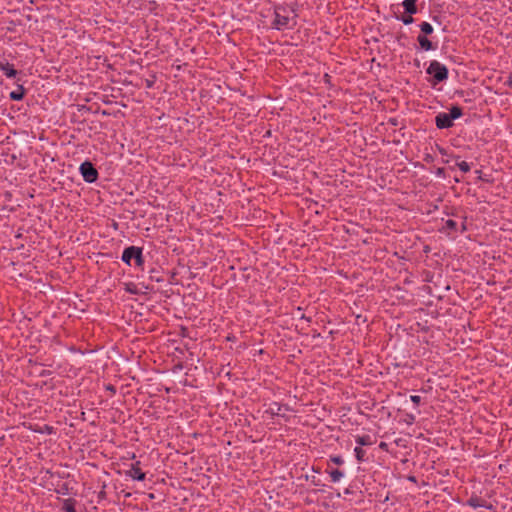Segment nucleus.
<instances>
[{
	"label": "nucleus",
	"mask_w": 512,
	"mask_h": 512,
	"mask_svg": "<svg viewBox=\"0 0 512 512\" xmlns=\"http://www.w3.org/2000/svg\"><path fill=\"white\" fill-rule=\"evenodd\" d=\"M445 228L451 231H455L457 229V222L452 219H448L445 222Z\"/></svg>",
	"instance_id": "nucleus-20"
},
{
	"label": "nucleus",
	"mask_w": 512,
	"mask_h": 512,
	"mask_svg": "<svg viewBox=\"0 0 512 512\" xmlns=\"http://www.w3.org/2000/svg\"><path fill=\"white\" fill-rule=\"evenodd\" d=\"M297 17L296 4H277L274 6L272 28L279 31L294 29L297 25Z\"/></svg>",
	"instance_id": "nucleus-1"
},
{
	"label": "nucleus",
	"mask_w": 512,
	"mask_h": 512,
	"mask_svg": "<svg viewBox=\"0 0 512 512\" xmlns=\"http://www.w3.org/2000/svg\"><path fill=\"white\" fill-rule=\"evenodd\" d=\"M466 505L472 508H485L488 510L494 509V506L492 503L486 501L485 499L472 495L467 501Z\"/></svg>",
	"instance_id": "nucleus-7"
},
{
	"label": "nucleus",
	"mask_w": 512,
	"mask_h": 512,
	"mask_svg": "<svg viewBox=\"0 0 512 512\" xmlns=\"http://www.w3.org/2000/svg\"><path fill=\"white\" fill-rule=\"evenodd\" d=\"M125 290H126L127 292L131 293V294H136V293H137V291H136L135 289H132V288L130 287V284H129V285H127V287H126V289H125Z\"/></svg>",
	"instance_id": "nucleus-28"
},
{
	"label": "nucleus",
	"mask_w": 512,
	"mask_h": 512,
	"mask_svg": "<svg viewBox=\"0 0 512 512\" xmlns=\"http://www.w3.org/2000/svg\"><path fill=\"white\" fill-rule=\"evenodd\" d=\"M106 389H107L108 391H110L112 394H115V393H116V388H115L113 385H111V384L107 385V386H106Z\"/></svg>",
	"instance_id": "nucleus-26"
},
{
	"label": "nucleus",
	"mask_w": 512,
	"mask_h": 512,
	"mask_svg": "<svg viewBox=\"0 0 512 512\" xmlns=\"http://www.w3.org/2000/svg\"><path fill=\"white\" fill-rule=\"evenodd\" d=\"M414 420V416L408 417V420Z\"/></svg>",
	"instance_id": "nucleus-31"
},
{
	"label": "nucleus",
	"mask_w": 512,
	"mask_h": 512,
	"mask_svg": "<svg viewBox=\"0 0 512 512\" xmlns=\"http://www.w3.org/2000/svg\"><path fill=\"white\" fill-rule=\"evenodd\" d=\"M62 511L63 512H77L76 505L77 501L74 498L62 499Z\"/></svg>",
	"instance_id": "nucleus-12"
},
{
	"label": "nucleus",
	"mask_w": 512,
	"mask_h": 512,
	"mask_svg": "<svg viewBox=\"0 0 512 512\" xmlns=\"http://www.w3.org/2000/svg\"><path fill=\"white\" fill-rule=\"evenodd\" d=\"M401 5L407 14L414 15L418 12L417 0H404Z\"/></svg>",
	"instance_id": "nucleus-11"
},
{
	"label": "nucleus",
	"mask_w": 512,
	"mask_h": 512,
	"mask_svg": "<svg viewBox=\"0 0 512 512\" xmlns=\"http://www.w3.org/2000/svg\"><path fill=\"white\" fill-rule=\"evenodd\" d=\"M456 166L463 172L467 173L470 171L471 167L470 164L466 161H460L456 163Z\"/></svg>",
	"instance_id": "nucleus-19"
},
{
	"label": "nucleus",
	"mask_w": 512,
	"mask_h": 512,
	"mask_svg": "<svg viewBox=\"0 0 512 512\" xmlns=\"http://www.w3.org/2000/svg\"><path fill=\"white\" fill-rule=\"evenodd\" d=\"M379 448L383 451H388V444L386 442H380Z\"/></svg>",
	"instance_id": "nucleus-25"
},
{
	"label": "nucleus",
	"mask_w": 512,
	"mask_h": 512,
	"mask_svg": "<svg viewBox=\"0 0 512 512\" xmlns=\"http://www.w3.org/2000/svg\"><path fill=\"white\" fill-rule=\"evenodd\" d=\"M20 82H21V79L18 78L17 81L15 82V85L17 87L16 90L11 91L9 94V98L13 101L23 100V98L26 94V89L24 88L23 84Z\"/></svg>",
	"instance_id": "nucleus-10"
},
{
	"label": "nucleus",
	"mask_w": 512,
	"mask_h": 512,
	"mask_svg": "<svg viewBox=\"0 0 512 512\" xmlns=\"http://www.w3.org/2000/svg\"><path fill=\"white\" fill-rule=\"evenodd\" d=\"M419 27L421 30V34L429 36L434 32V28L429 22L424 21L419 24Z\"/></svg>",
	"instance_id": "nucleus-17"
},
{
	"label": "nucleus",
	"mask_w": 512,
	"mask_h": 512,
	"mask_svg": "<svg viewBox=\"0 0 512 512\" xmlns=\"http://www.w3.org/2000/svg\"><path fill=\"white\" fill-rule=\"evenodd\" d=\"M426 73L432 76V86H436L437 84L446 81L449 75L447 67L437 60H432L429 63Z\"/></svg>",
	"instance_id": "nucleus-4"
},
{
	"label": "nucleus",
	"mask_w": 512,
	"mask_h": 512,
	"mask_svg": "<svg viewBox=\"0 0 512 512\" xmlns=\"http://www.w3.org/2000/svg\"><path fill=\"white\" fill-rule=\"evenodd\" d=\"M121 260L128 266H132V261H134V266L143 270L145 263L143 248L138 246L126 247L123 250Z\"/></svg>",
	"instance_id": "nucleus-2"
},
{
	"label": "nucleus",
	"mask_w": 512,
	"mask_h": 512,
	"mask_svg": "<svg viewBox=\"0 0 512 512\" xmlns=\"http://www.w3.org/2000/svg\"><path fill=\"white\" fill-rule=\"evenodd\" d=\"M79 172L87 183L96 182L99 176L97 169L90 161H84L79 167Z\"/></svg>",
	"instance_id": "nucleus-5"
},
{
	"label": "nucleus",
	"mask_w": 512,
	"mask_h": 512,
	"mask_svg": "<svg viewBox=\"0 0 512 512\" xmlns=\"http://www.w3.org/2000/svg\"><path fill=\"white\" fill-rule=\"evenodd\" d=\"M410 400L416 404V405H419V403L421 402V397L418 396V395H411L410 396Z\"/></svg>",
	"instance_id": "nucleus-23"
},
{
	"label": "nucleus",
	"mask_w": 512,
	"mask_h": 512,
	"mask_svg": "<svg viewBox=\"0 0 512 512\" xmlns=\"http://www.w3.org/2000/svg\"><path fill=\"white\" fill-rule=\"evenodd\" d=\"M55 491H56V493H57V494H60V495H67V494H68V491H69L68 484H67V483L62 484V485H61L59 488H57Z\"/></svg>",
	"instance_id": "nucleus-21"
},
{
	"label": "nucleus",
	"mask_w": 512,
	"mask_h": 512,
	"mask_svg": "<svg viewBox=\"0 0 512 512\" xmlns=\"http://www.w3.org/2000/svg\"><path fill=\"white\" fill-rule=\"evenodd\" d=\"M417 42L420 46V49L423 51H432V50H436L438 48L437 44L433 43L428 38V35L419 34L417 36Z\"/></svg>",
	"instance_id": "nucleus-9"
},
{
	"label": "nucleus",
	"mask_w": 512,
	"mask_h": 512,
	"mask_svg": "<svg viewBox=\"0 0 512 512\" xmlns=\"http://www.w3.org/2000/svg\"><path fill=\"white\" fill-rule=\"evenodd\" d=\"M355 442L359 447L373 445L372 437L368 434L355 436Z\"/></svg>",
	"instance_id": "nucleus-14"
},
{
	"label": "nucleus",
	"mask_w": 512,
	"mask_h": 512,
	"mask_svg": "<svg viewBox=\"0 0 512 512\" xmlns=\"http://www.w3.org/2000/svg\"><path fill=\"white\" fill-rule=\"evenodd\" d=\"M354 454L358 462L361 463L367 461L366 451L362 447L356 446L354 448Z\"/></svg>",
	"instance_id": "nucleus-16"
},
{
	"label": "nucleus",
	"mask_w": 512,
	"mask_h": 512,
	"mask_svg": "<svg viewBox=\"0 0 512 512\" xmlns=\"http://www.w3.org/2000/svg\"><path fill=\"white\" fill-rule=\"evenodd\" d=\"M414 420V416L408 417V420Z\"/></svg>",
	"instance_id": "nucleus-30"
},
{
	"label": "nucleus",
	"mask_w": 512,
	"mask_h": 512,
	"mask_svg": "<svg viewBox=\"0 0 512 512\" xmlns=\"http://www.w3.org/2000/svg\"><path fill=\"white\" fill-rule=\"evenodd\" d=\"M140 464H141V462L139 460L132 463L131 468L129 470L125 471V475L127 477L132 478L133 480L144 481L146 474L141 470Z\"/></svg>",
	"instance_id": "nucleus-6"
},
{
	"label": "nucleus",
	"mask_w": 512,
	"mask_h": 512,
	"mask_svg": "<svg viewBox=\"0 0 512 512\" xmlns=\"http://www.w3.org/2000/svg\"><path fill=\"white\" fill-rule=\"evenodd\" d=\"M333 463L335 465L341 466L344 464V459L341 455H331L328 460V468H330V464Z\"/></svg>",
	"instance_id": "nucleus-18"
},
{
	"label": "nucleus",
	"mask_w": 512,
	"mask_h": 512,
	"mask_svg": "<svg viewBox=\"0 0 512 512\" xmlns=\"http://www.w3.org/2000/svg\"><path fill=\"white\" fill-rule=\"evenodd\" d=\"M0 70L3 74L9 79H18V76L21 74L20 71L16 70L14 65L9 63L8 61H0Z\"/></svg>",
	"instance_id": "nucleus-8"
},
{
	"label": "nucleus",
	"mask_w": 512,
	"mask_h": 512,
	"mask_svg": "<svg viewBox=\"0 0 512 512\" xmlns=\"http://www.w3.org/2000/svg\"><path fill=\"white\" fill-rule=\"evenodd\" d=\"M398 19L401 20L404 25H409V24L413 23V21H414L412 15H410V14L408 16H401Z\"/></svg>",
	"instance_id": "nucleus-22"
},
{
	"label": "nucleus",
	"mask_w": 512,
	"mask_h": 512,
	"mask_svg": "<svg viewBox=\"0 0 512 512\" xmlns=\"http://www.w3.org/2000/svg\"><path fill=\"white\" fill-rule=\"evenodd\" d=\"M463 111L459 106H452L449 113L440 112L435 116V125L438 129H448L453 126V121L462 117Z\"/></svg>",
	"instance_id": "nucleus-3"
},
{
	"label": "nucleus",
	"mask_w": 512,
	"mask_h": 512,
	"mask_svg": "<svg viewBox=\"0 0 512 512\" xmlns=\"http://www.w3.org/2000/svg\"><path fill=\"white\" fill-rule=\"evenodd\" d=\"M326 473L329 474L330 478H331V481L333 483H338L345 475L344 471L340 470V469H330V468H327L326 469Z\"/></svg>",
	"instance_id": "nucleus-13"
},
{
	"label": "nucleus",
	"mask_w": 512,
	"mask_h": 512,
	"mask_svg": "<svg viewBox=\"0 0 512 512\" xmlns=\"http://www.w3.org/2000/svg\"><path fill=\"white\" fill-rule=\"evenodd\" d=\"M44 431H45V432H47L48 434H51V433H52V431H53V427H51V426H49V425H45V426H44V429H43V430H41V432H44Z\"/></svg>",
	"instance_id": "nucleus-24"
},
{
	"label": "nucleus",
	"mask_w": 512,
	"mask_h": 512,
	"mask_svg": "<svg viewBox=\"0 0 512 512\" xmlns=\"http://www.w3.org/2000/svg\"><path fill=\"white\" fill-rule=\"evenodd\" d=\"M281 410H282V405L278 402H273L269 405L266 412L271 414L272 416H275V415L278 416V415H280Z\"/></svg>",
	"instance_id": "nucleus-15"
},
{
	"label": "nucleus",
	"mask_w": 512,
	"mask_h": 512,
	"mask_svg": "<svg viewBox=\"0 0 512 512\" xmlns=\"http://www.w3.org/2000/svg\"><path fill=\"white\" fill-rule=\"evenodd\" d=\"M505 85L512 88V75L508 77V79L505 82Z\"/></svg>",
	"instance_id": "nucleus-27"
},
{
	"label": "nucleus",
	"mask_w": 512,
	"mask_h": 512,
	"mask_svg": "<svg viewBox=\"0 0 512 512\" xmlns=\"http://www.w3.org/2000/svg\"><path fill=\"white\" fill-rule=\"evenodd\" d=\"M152 86L151 82L147 83V87L150 88Z\"/></svg>",
	"instance_id": "nucleus-29"
}]
</instances>
